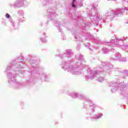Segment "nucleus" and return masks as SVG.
Returning a JSON list of instances; mask_svg holds the SVG:
<instances>
[{"mask_svg":"<svg viewBox=\"0 0 128 128\" xmlns=\"http://www.w3.org/2000/svg\"><path fill=\"white\" fill-rule=\"evenodd\" d=\"M10 14H6V18H10Z\"/></svg>","mask_w":128,"mask_h":128,"instance_id":"obj_1","label":"nucleus"},{"mask_svg":"<svg viewBox=\"0 0 128 128\" xmlns=\"http://www.w3.org/2000/svg\"><path fill=\"white\" fill-rule=\"evenodd\" d=\"M72 8H76V5L74 4H72Z\"/></svg>","mask_w":128,"mask_h":128,"instance_id":"obj_2","label":"nucleus"},{"mask_svg":"<svg viewBox=\"0 0 128 128\" xmlns=\"http://www.w3.org/2000/svg\"><path fill=\"white\" fill-rule=\"evenodd\" d=\"M75 2H76V0H73L72 2V4H74Z\"/></svg>","mask_w":128,"mask_h":128,"instance_id":"obj_3","label":"nucleus"}]
</instances>
